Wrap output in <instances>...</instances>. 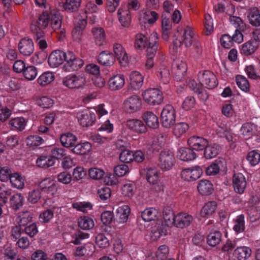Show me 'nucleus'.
I'll return each instance as SVG.
<instances>
[{
  "label": "nucleus",
  "mask_w": 260,
  "mask_h": 260,
  "mask_svg": "<svg viewBox=\"0 0 260 260\" xmlns=\"http://www.w3.org/2000/svg\"><path fill=\"white\" fill-rule=\"evenodd\" d=\"M217 208V204L215 201H209L202 208L200 216L202 218H208L213 215Z\"/></svg>",
  "instance_id": "28"
},
{
  "label": "nucleus",
  "mask_w": 260,
  "mask_h": 260,
  "mask_svg": "<svg viewBox=\"0 0 260 260\" xmlns=\"http://www.w3.org/2000/svg\"><path fill=\"white\" fill-rule=\"evenodd\" d=\"M259 44L251 40L242 45L240 53L245 55H252L257 49Z\"/></svg>",
  "instance_id": "33"
},
{
  "label": "nucleus",
  "mask_w": 260,
  "mask_h": 260,
  "mask_svg": "<svg viewBox=\"0 0 260 260\" xmlns=\"http://www.w3.org/2000/svg\"><path fill=\"white\" fill-rule=\"evenodd\" d=\"M189 128L188 124L186 122H178L175 124L173 132L177 138H180L185 134Z\"/></svg>",
  "instance_id": "53"
},
{
  "label": "nucleus",
  "mask_w": 260,
  "mask_h": 260,
  "mask_svg": "<svg viewBox=\"0 0 260 260\" xmlns=\"http://www.w3.org/2000/svg\"><path fill=\"white\" fill-rule=\"evenodd\" d=\"M92 32L94 37L95 44L99 46H103L106 43L104 29L102 28H93Z\"/></svg>",
  "instance_id": "45"
},
{
  "label": "nucleus",
  "mask_w": 260,
  "mask_h": 260,
  "mask_svg": "<svg viewBox=\"0 0 260 260\" xmlns=\"http://www.w3.org/2000/svg\"><path fill=\"white\" fill-rule=\"evenodd\" d=\"M58 3V10L74 11L80 7L81 0H66L65 3L59 1Z\"/></svg>",
  "instance_id": "30"
},
{
  "label": "nucleus",
  "mask_w": 260,
  "mask_h": 260,
  "mask_svg": "<svg viewBox=\"0 0 260 260\" xmlns=\"http://www.w3.org/2000/svg\"><path fill=\"white\" fill-rule=\"evenodd\" d=\"M38 74L37 68L32 66L26 67L23 72L24 77L27 80H33L36 78Z\"/></svg>",
  "instance_id": "56"
},
{
  "label": "nucleus",
  "mask_w": 260,
  "mask_h": 260,
  "mask_svg": "<svg viewBox=\"0 0 260 260\" xmlns=\"http://www.w3.org/2000/svg\"><path fill=\"white\" fill-rule=\"evenodd\" d=\"M125 78L122 74H116L111 77L108 81V86L111 91H117L123 88Z\"/></svg>",
  "instance_id": "19"
},
{
  "label": "nucleus",
  "mask_w": 260,
  "mask_h": 260,
  "mask_svg": "<svg viewBox=\"0 0 260 260\" xmlns=\"http://www.w3.org/2000/svg\"><path fill=\"white\" fill-rule=\"evenodd\" d=\"M251 254V249L246 246L238 247L233 252L234 260H246Z\"/></svg>",
  "instance_id": "34"
},
{
  "label": "nucleus",
  "mask_w": 260,
  "mask_h": 260,
  "mask_svg": "<svg viewBox=\"0 0 260 260\" xmlns=\"http://www.w3.org/2000/svg\"><path fill=\"white\" fill-rule=\"evenodd\" d=\"M197 189L199 193L203 196L211 194L213 191V185L208 180H200L197 185Z\"/></svg>",
  "instance_id": "35"
},
{
  "label": "nucleus",
  "mask_w": 260,
  "mask_h": 260,
  "mask_svg": "<svg viewBox=\"0 0 260 260\" xmlns=\"http://www.w3.org/2000/svg\"><path fill=\"white\" fill-rule=\"evenodd\" d=\"M38 26H31V29L35 32L39 33L42 36V29L50 27L55 30L60 28L61 26V17L59 13L55 10L45 11L39 17L37 21Z\"/></svg>",
  "instance_id": "1"
},
{
  "label": "nucleus",
  "mask_w": 260,
  "mask_h": 260,
  "mask_svg": "<svg viewBox=\"0 0 260 260\" xmlns=\"http://www.w3.org/2000/svg\"><path fill=\"white\" fill-rule=\"evenodd\" d=\"M130 212V208L127 205H124L118 207L116 210V214L119 222L122 223L126 222L128 220Z\"/></svg>",
  "instance_id": "38"
},
{
  "label": "nucleus",
  "mask_w": 260,
  "mask_h": 260,
  "mask_svg": "<svg viewBox=\"0 0 260 260\" xmlns=\"http://www.w3.org/2000/svg\"><path fill=\"white\" fill-rule=\"evenodd\" d=\"M236 81L238 86L241 90L245 92L249 91V83L245 76L241 75H237L236 77Z\"/></svg>",
  "instance_id": "55"
},
{
  "label": "nucleus",
  "mask_w": 260,
  "mask_h": 260,
  "mask_svg": "<svg viewBox=\"0 0 260 260\" xmlns=\"http://www.w3.org/2000/svg\"><path fill=\"white\" fill-rule=\"evenodd\" d=\"M159 172L153 168L148 169L146 172V178L150 184L152 185L151 189L156 192L163 190L164 186L159 179Z\"/></svg>",
  "instance_id": "7"
},
{
  "label": "nucleus",
  "mask_w": 260,
  "mask_h": 260,
  "mask_svg": "<svg viewBox=\"0 0 260 260\" xmlns=\"http://www.w3.org/2000/svg\"><path fill=\"white\" fill-rule=\"evenodd\" d=\"M134 152L129 150H124L119 155V159L125 163H129L134 160Z\"/></svg>",
  "instance_id": "61"
},
{
  "label": "nucleus",
  "mask_w": 260,
  "mask_h": 260,
  "mask_svg": "<svg viewBox=\"0 0 260 260\" xmlns=\"http://www.w3.org/2000/svg\"><path fill=\"white\" fill-rule=\"evenodd\" d=\"M240 131L243 136L248 139L255 134L257 126L253 123L247 122L242 125Z\"/></svg>",
  "instance_id": "39"
},
{
  "label": "nucleus",
  "mask_w": 260,
  "mask_h": 260,
  "mask_svg": "<svg viewBox=\"0 0 260 260\" xmlns=\"http://www.w3.org/2000/svg\"><path fill=\"white\" fill-rule=\"evenodd\" d=\"M78 225L84 230H89L94 227V223L93 219L87 216L81 217L78 219Z\"/></svg>",
  "instance_id": "54"
},
{
  "label": "nucleus",
  "mask_w": 260,
  "mask_h": 260,
  "mask_svg": "<svg viewBox=\"0 0 260 260\" xmlns=\"http://www.w3.org/2000/svg\"><path fill=\"white\" fill-rule=\"evenodd\" d=\"M86 25V21L84 18L79 20L72 31V35L74 39L76 41H80L81 39L82 31Z\"/></svg>",
  "instance_id": "41"
},
{
  "label": "nucleus",
  "mask_w": 260,
  "mask_h": 260,
  "mask_svg": "<svg viewBox=\"0 0 260 260\" xmlns=\"http://www.w3.org/2000/svg\"><path fill=\"white\" fill-rule=\"evenodd\" d=\"M193 218L185 212H181L176 215L175 227L183 229L188 227L193 221Z\"/></svg>",
  "instance_id": "22"
},
{
  "label": "nucleus",
  "mask_w": 260,
  "mask_h": 260,
  "mask_svg": "<svg viewBox=\"0 0 260 260\" xmlns=\"http://www.w3.org/2000/svg\"><path fill=\"white\" fill-rule=\"evenodd\" d=\"M31 214L29 212H22L18 214L16 221L21 227L26 226L31 221Z\"/></svg>",
  "instance_id": "48"
},
{
  "label": "nucleus",
  "mask_w": 260,
  "mask_h": 260,
  "mask_svg": "<svg viewBox=\"0 0 260 260\" xmlns=\"http://www.w3.org/2000/svg\"><path fill=\"white\" fill-rule=\"evenodd\" d=\"M38 186L41 190L52 196L56 194L58 190L57 184L51 178H46L42 180Z\"/></svg>",
  "instance_id": "16"
},
{
  "label": "nucleus",
  "mask_w": 260,
  "mask_h": 260,
  "mask_svg": "<svg viewBox=\"0 0 260 260\" xmlns=\"http://www.w3.org/2000/svg\"><path fill=\"white\" fill-rule=\"evenodd\" d=\"M86 79L83 74L70 75L63 79V85L70 89L83 88L86 84Z\"/></svg>",
  "instance_id": "4"
},
{
  "label": "nucleus",
  "mask_w": 260,
  "mask_h": 260,
  "mask_svg": "<svg viewBox=\"0 0 260 260\" xmlns=\"http://www.w3.org/2000/svg\"><path fill=\"white\" fill-rule=\"evenodd\" d=\"M249 20L250 24L254 26L260 25V12L257 9H253L250 11Z\"/></svg>",
  "instance_id": "63"
},
{
  "label": "nucleus",
  "mask_w": 260,
  "mask_h": 260,
  "mask_svg": "<svg viewBox=\"0 0 260 260\" xmlns=\"http://www.w3.org/2000/svg\"><path fill=\"white\" fill-rule=\"evenodd\" d=\"M54 79V75L52 72H45L39 77L37 82L40 86H45L50 84Z\"/></svg>",
  "instance_id": "51"
},
{
  "label": "nucleus",
  "mask_w": 260,
  "mask_h": 260,
  "mask_svg": "<svg viewBox=\"0 0 260 260\" xmlns=\"http://www.w3.org/2000/svg\"><path fill=\"white\" fill-rule=\"evenodd\" d=\"M141 106V99L137 95L127 98L123 102L125 110L129 113H134L139 111Z\"/></svg>",
  "instance_id": "14"
},
{
  "label": "nucleus",
  "mask_w": 260,
  "mask_h": 260,
  "mask_svg": "<svg viewBox=\"0 0 260 260\" xmlns=\"http://www.w3.org/2000/svg\"><path fill=\"white\" fill-rule=\"evenodd\" d=\"M92 148L91 144L88 142H84L76 144L72 149V152L78 155H86L88 153Z\"/></svg>",
  "instance_id": "37"
},
{
  "label": "nucleus",
  "mask_w": 260,
  "mask_h": 260,
  "mask_svg": "<svg viewBox=\"0 0 260 260\" xmlns=\"http://www.w3.org/2000/svg\"><path fill=\"white\" fill-rule=\"evenodd\" d=\"M64 62V68L65 70L68 72L77 71L84 64L83 60L76 57L75 54L71 51L67 52Z\"/></svg>",
  "instance_id": "9"
},
{
  "label": "nucleus",
  "mask_w": 260,
  "mask_h": 260,
  "mask_svg": "<svg viewBox=\"0 0 260 260\" xmlns=\"http://www.w3.org/2000/svg\"><path fill=\"white\" fill-rule=\"evenodd\" d=\"M247 160L251 166H255L260 162V153L256 150L249 152L247 156Z\"/></svg>",
  "instance_id": "58"
},
{
  "label": "nucleus",
  "mask_w": 260,
  "mask_h": 260,
  "mask_svg": "<svg viewBox=\"0 0 260 260\" xmlns=\"http://www.w3.org/2000/svg\"><path fill=\"white\" fill-rule=\"evenodd\" d=\"M144 101L149 105L155 106L160 104L163 101L162 92L156 88H149L142 93Z\"/></svg>",
  "instance_id": "6"
},
{
  "label": "nucleus",
  "mask_w": 260,
  "mask_h": 260,
  "mask_svg": "<svg viewBox=\"0 0 260 260\" xmlns=\"http://www.w3.org/2000/svg\"><path fill=\"white\" fill-rule=\"evenodd\" d=\"M26 142L29 147H37L44 143V140L40 136H30L27 138Z\"/></svg>",
  "instance_id": "62"
},
{
  "label": "nucleus",
  "mask_w": 260,
  "mask_h": 260,
  "mask_svg": "<svg viewBox=\"0 0 260 260\" xmlns=\"http://www.w3.org/2000/svg\"><path fill=\"white\" fill-rule=\"evenodd\" d=\"M88 174L90 178L98 180L103 178L105 173L104 171L101 169L92 168L88 170Z\"/></svg>",
  "instance_id": "59"
},
{
  "label": "nucleus",
  "mask_w": 260,
  "mask_h": 260,
  "mask_svg": "<svg viewBox=\"0 0 260 260\" xmlns=\"http://www.w3.org/2000/svg\"><path fill=\"white\" fill-rule=\"evenodd\" d=\"M156 75L158 78L164 84H167L170 82L171 79L170 70L166 62H160L158 66Z\"/></svg>",
  "instance_id": "21"
},
{
  "label": "nucleus",
  "mask_w": 260,
  "mask_h": 260,
  "mask_svg": "<svg viewBox=\"0 0 260 260\" xmlns=\"http://www.w3.org/2000/svg\"><path fill=\"white\" fill-rule=\"evenodd\" d=\"M143 76L138 71H133L129 75L131 86L135 90L139 89L143 85Z\"/></svg>",
  "instance_id": "32"
},
{
  "label": "nucleus",
  "mask_w": 260,
  "mask_h": 260,
  "mask_svg": "<svg viewBox=\"0 0 260 260\" xmlns=\"http://www.w3.org/2000/svg\"><path fill=\"white\" fill-rule=\"evenodd\" d=\"M175 158L173 152L168 149L161 151L159 155V166L164 170H169L174 165Z\"/></svg>",
  "instance_id": "10"
},
{
  "label": "nucleus",
  "mask_w": 260,
  "mask_h": 260,
  "mask_svg": "<svg viewBox=\"0 0 260 260\" xmlns=\"http://www.w3.org/2000/svg\"><path fill=\"white\" fill-rule=\"evenodd\" d=\"M143 118L148 127L152 128H156L159 126L158 117L152 112H145L143 114Z\"/></svg>",
  "instance_id": "36"
},
{
  "label": "nucleus",
  "mask_w": 260,
  "mask_h": 260,
  "mask_svg": "<svg viewBox=\"0 0 260 260\" xmlns=\"http://www.w3.org/2000/svg\"><path fill=\"white\" fill-rule=\"evenodd\" d=\"M61 145L67 148H73L77 141V137L71 133H66L60 137Z\"/></svg>",
  "instance_id": "31"
},
{
  "label": "nucleus",
  "mask_w": 260,
  "mask_h": 260,
  "mask_svg": "<svg viewBox=\"0 0 260 260\" xmlns=\"http://www.w3.org/2000/svg\"><path fill=\"white\" fill-rule=\"evenodd\" d=\"M113 51L115 58H116L119 63L125 66L129 61V57L125 48L119 43H115L113 45Z\"/></svg>",
  "instance_id": "15"
},
{
  "label": "nucleus",
  "mask_w": 260,
  "mask_h": 260,
  "mask_svg": "<svg viewBox=\"0 0 260 260\" xmlns=\"http://www.w3.org/2000/svg\"><path fill=\"white\" fill-rule=\"evenodd\" d=\"M18 49L20 52L24 55H30L34 51L32 40L29 38L22 39L18 44Z\"/></svg>",
  "instance_id": "24"
},
{
  "label": "nucleus",
  "mask_w": 260,
  "mask_h": 260,
  "mask_svg": "<svg viewBox=\"0 0 260 260\" xmlns=\"http://www.w3.org/2000/svg\"><path fill=\"white\" fill-rule=\"evenodd\" d=\"M126 125L127 128L135 133L143 134L147 131V128L143 121L138 119L128 120Z\"/></svg>",
  "instance_id": "23"
},
{
  "label": "nucleus",
  "mask_w": 260,
  "mask_h": 260,
  "mask_svg": "<svg viewBox=\"0 0 260 260\" xmlns=\"http://www.w3.org/2000/svg\"><path fill=\"white\" fill-rule=\"evenodd\" d=\"M219 150V147L218 145L215 143L209 144L208 143L204 149V156L206 159H212L218 155Z\"/></svg>",
  "instance_id": "42"
},
{
  "label": "nucleus",
  "mask_w": 260,
  "mask_h": 260,
  "mask_svg": "<svg viewBox=\"0 0 260 260\" xmlns=\"http://www.w3.org/2000/svg\"><path fill=\"white\" fill-rule=\"evenodd\" d=\"M193 31L189 26L181 28L175 32L173 36V43L176 48L184 45L185 47L190 46L192 43Z\"/></svg>",
  "instance_id": "2"
},
{
  "label": "nucleus",
  "mask_w": 260,
  "mask_h": 260,
  "mask_svg": "<svg viewBox=\"0 0 260 260\" xmlns=\"http://www.w3.org/2000/svg\"><path fill=\"white\" fill-rule=\"evenodd\" d=\"M149 42H147V38L145 36L142 34H138L136 36L135 46L136 48L142 49L147 47Z\"/></svg>",
  "instance_id": "57"
},
{
  "label": "nucleus",
  "mask_w": 260,
  "mask_h": 260,
  "mask_svg": "<svg viewBox=\"0 0 260 260\" xmlns=\"http://www.w3.org/2000/svg\"><path fill=\"white\" fill-rule=\"evenodd\" d=\"M188 144L192 150L199 151L205 149L208 144V141L202 137L192 136L188 140Z\"/></svg>",
  "instance_id": "18"
},
{
  "label": "nucleus",
  "mask_w": 260,
  "mask_h": 260,
  "mask_svg": "<svg viewBox=\"0 0 260 260\" xmlns=\"http://www.w3.org/2000/svg\"><path fill=\"white\" fill-rule=\"evenodd\" d=\"M8 124L12 129L22 131L25 127L26 121L22 117H17L11 119L9 121Z\"/></svg>",
  "instance_id": "40"
},
{
  "label": "nucleus",
  "mask_w": 260,
  "mask_h": 260,
  "mask_svg": "<svg viewBox=\"0 0 260 260\" xmlns=\"http://www.w3.org/2000/svg\"><path fill=\"white\" fill-rule=\"evenodd\" d=\"M159 214L158 211L155 208H148L142 213L141 216L144 221L149 222L156 219Z\"/></svg>",
  "instance_id": "46"
},
{
  "label": "nucleus",
  "mask_w": 260,
  "mask_h": 260,
  "mask_svg": "<svg viewBox=\"0 0 260 260\" xmlns=\"http://www.w3.org/2000/svg\"><path fill=\"white\" fill-rule=\"evenodd\" d=\"M55 160L51 156L47 155H41L36 160V164L38 167L47 169L54 165Z\"/></svg>",
  "instance_id": "43"
},
{
  "label": "nucleus",
  "mask_w": 260,
  "mask_h": 260,
  "mask_svg": "<svg viewBox=\"0 0 260 260\" xmlns=\"http://www.w3.org/2000/svg\"><path fill=\"white\" fill-rule=\"evenodd\" d=\"M77 117L80 125L83 127L92 125L96 118L95 113L89 110H84L79 112Z\"/></svg>",
  "instance_id": "12"
},
{
  "label": "nucleus",
  "mask_w": 260,
  "mask_h": 260,
  "mask_svg": "<svg viewBox=\"0 0 260 260\" xmlns=\"http://www.w3.org/2000/svg\"><path fill=\"white\" fill-rule=\"evenodd\" d=\"M118 16L119 21L122 26L126 27L130 25L131 22L130 12L126 7L121 6L118 10Z\"/></svg>",
  "instance_id": "29"
},
{
  "label": "nucleus",
  "mask_w": 260,
  "mask_h": 260,
  "mask_svg": "<svg viewBox=\"0 0 260 260\" xmlns=\"http://www.w3.org/2000/svg\"><path fill=\"white\" fill-rule=\"evenodd\" d=\"M10 181L12 185L17 189H22L24 187V178L19 173L12 174Z\"/></svg>",
  "instance_id": "50"
},
{
  "label": "nucleus",
  "mask_w": 260,
  "mask_h": 260,
  "mask_svg": "<svg viewBox=\"0 0 260 260\" xmlns=\"http://www.w3.org/2000/svg\"><path fill=\"white\" fill-rule=\"evenodd\" d=\"M115 59L112 53L108 51L101 52L98 57V62L105 67H111L115 62Z\"/></svg>",
  "instance_id": "27"
},
{
  "label": "nucleus",
  "mask_w": 260,
  "mask_h": 260,
  "mask_svg": "<svg viewBox=\"0 0 260 260\" xmlns=\"http://www.w3.org/2000/svg\"><path fill=\"white\" fill-rule=\"evenodd\" d=\"M173 70L176 80L182 81L185 77L187 71V66L185 61L180 58L174 59L173 63Z\"/></svg>",
  "instance_id": "11"
},
{
  "label": "nucleus",
  "mask_w": 260,
  "mask_h": 260,
  "mask_svg": "<svg viewBox=\"0 0 260 260\" xmlns=\"http://www.w3.org/2000/svg\"><path fill=\"white\" fill-rule=\"evenodd\" d=\"M203 173L200 166H194L183 169L181 172L182 179L187 181H192L199 178Z\"/></svg>",
  "instance_id": "13"
},
{
  "label": "nucleus",
  "mask_w": 260,
  "mask_h": 260,
  "mask_svg": "<svg viewBox=\"0 0 260 260\" xmlns=\"http://www.w3.org/2000/svg\"><path fill=\"white\" fill-rule=\"evenodd\" d=\"M233 230L237 234L243 232L245 229V217L243 214L237 216L233 220Z\"/></svg>",
  "instance_id": "44"
},
{
  "label": "nucleus",
  "mask_w": 260,
  "mask_h": 260,
  "mask_svg": "<svg viewBox=\"0 0 260 260\" xmlns=\"http://www.w3.org/2000/svg\"><path fill=\"white\" fill-rule=\"evenodd\" d=\"M41 198V193L39 189H33L28 193L27 201L31 204H36Z\"/></svg>",
  "instance_id": "60"
},
{
  "label": "nucleus",
  "mask_w": 260,
  "mask_h": 260,
  "mask_svg": "<svg viewBox=\"0 0 260 260\" xmlns=\"http://www.w3.org/2000/svg\"><path fill=\"white\" fill-rule=\"evenodd\" d=\"M167 234L166 227L162 224H157L151 231V238L153 240H156L160 237L165 236Z\"/></svg>",
  "instance_id": "52"
},
{
  "label": "nucleus",
  "mask_w": 260,
  "mask_h": 260,
  "mask_svg": "<svg viewBox=\"0 0 260 260\" xmlns=\"http://www.w3.org/2000/svg\"><path fill=\"white\" fill-rule=\"evenodd\" d=\"M233 187L235 191L240 194L244 192L247 183L245 176L242 173H235L233 178Z\"/></svg>",
  "instance_id": "20"
},
{
  "label": "nucleus",
  "mask_w": 260,
  "mask_h": 260,
  "mask_svg": "<svg viewBox=\"0 0 260 260\" xmlns=\"http://www.w3.org/2000/svg\"><path fill=\"white\" fill-rule=\"evenodd\" d=\"M222 234L219 231L211 232L207 237V244L212 247H215L221 242Z\"/></svg>",
  "instance_id": "47"
},
{
  "label": "nucleus",
  "mask_w": 260,
  "mask_h": 260,
  "mask_svg": "<svg viewBox=\"0 0 260 260\" xmlns=\"http://www.w3.org/2000/svg\"><path fill=\"white\" fill-rule=\"evenodd\" d=\"M67 52L61 50L53 51L48 57V64L52 68H54L61 64L66 59Z\"/></svg>",
  "instance_id": "17"
},
{
  "label": "nucleus",
  "mask_w": 260,
  "mask_h": 260,
  "mask_svg": "<svg viewBox=\"0 0 260 260\" xmlns=\"http://www.w3.org/2000/svg\"><path fill=\"white\" fill-rule=\"evenodd\" d=\"M225 167V160L222 158H218L206 168V173L209 176L216 175Z\"/></svg>",
  "instance_id": "25"
},
{
  "label": "nucleus",
  "mask_w": 260,
  "mask_h": 260,
  "mask_svg": "<svg viewBox=\"0 0 260 260\" xmlns=\"http://www.w3.org/2000/svg\"><path fill=\"white\" fill-rule=\"evenodd\" d=\"M198 80L202 86L209 89H213L218 85L216 77L209 71L200 72L198 75Z\"/></svg>",
  "instance_id": "8"
},
{
  "label": "nucleus",
  "mask_w": 260,
  "mask_h": 260,
  "mask_svg": "<svg viewBox=\"0 0 260 260\" xmlns=\"http://www.w3.org/2000/svg\"><path fill=\"white\" fill-rule=\"evenodd\" d=\"M197 154L192 149L187 147H181L178 149L177 152V157L184 161H191L194 159Z\"/></svg>",
  "instance_id": "26"
},
{
  "label": "nucleus",
  "mask_w": 260,
  "mask_h": 260,
  "mask_svg": "<svg viewBox=\"0 0 260 260\" xmlns=\"http://www.w3.org/2000/svg\"><path fill=\"white\" fill-rule=\"evenodd\" d=\"M158 37L156 32H153L149 37V42L146 49V55L149 57L147 59L145 67L147 69L152 68L154 66L153 57L158 50Z\"/></svg>",
  "instance_id": "3"
},
{
  "label": "nucleus",
  "mask_w": 260,
  "mask_h": 260,
  "mask_svg": "<svg viewBox=\"0 0 260 260\" xmlns=\"http://www.w3.org/2000/svg\"><path fill=\"white\" fill-rule=\"evenodd\" d=\"M72 175L74 180L79 181L85 177L86 171L84 168L77 167L73 170Z\"/></svg>",
  "instance_id": "64"
},
{
  "label": "nucleus",
  "mask_w": 260,
  "mask_h": 260,
  "mask_svg": "<svg viewBox=\"0 0 260 260\" xmlns=\"http://www.w3.org/2000/svg\"><path fill=\"white\" fill-rule=\"evenodd\" d=\"M188 85L189 86L197 93L198 98L201 100L205 101L208 99V94L206 91L200 86L197 85L194 81H190Z\"/></svg>",
  "instance_id": "49"
},
{
  "label": "nucleus",
  "mask_w": 260,
  "mask_h": 260,
  "mask_svg": "<svg viewBox=\"0 0 260 260\" xmlns=\"http://www.w3.org/2000/svg\"><path fill=\"white\" fill-rule=\"evenodd\" d=\"M176 112L171 105H167L162 109L160 114V120L162 126L170 128L175 122Z\"/></svg>",
  "instance_id": "5"
}]
</instances>
